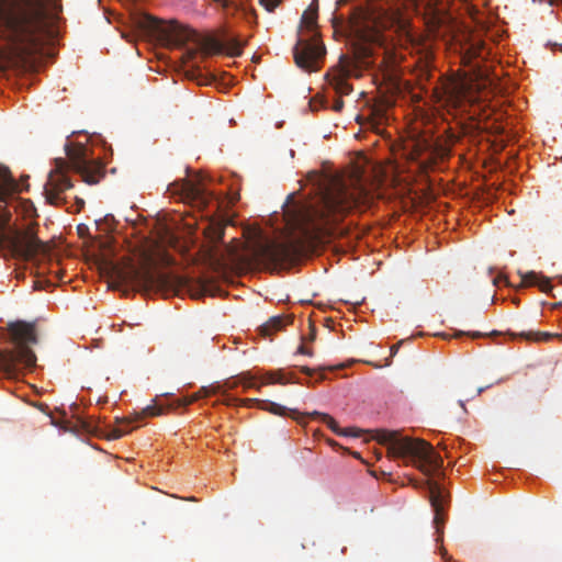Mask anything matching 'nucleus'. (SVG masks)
<instances>
[{
	"label": "nucleus",
	"instance_id": "17",
	"mask_svg": "<svg viewBox=\"0 0 562 562\" xmlns=\"http://www.w3.org/2000/svg\"><path fill=\"white\" fill-rule=\"evenodd\" d=\"M521 282L526 286H538L544 293H548L552 290L550 279L535 271H529L521 274Z\"/></svg>",
	"mask_w": 562,
	"mask_h": 562
},
{
	"label": "nucleus",
	"instance_id": "7",
	"mask_svg": "<svg viewBox=\"0 0 562 562\" xmlns=\"http://www.w3.org/2000/svg\"><path fill=\"white\" fill-rule=\"evenodd\" d=\"M111 278L120 284L135 286L145 292L158 291L169 294L180 284V279L171 273L139 268L131 260L110 263Z\"/></svg>",
	"mask_w": 562,
	"mask_h": 562
},
{
	"label": "nucleus",
	"instance_id": "15",
	"mask_svg": "<svg viewBox=\"0 0 562 562\" xmlns=\"http://www.w3.org/2000/svg\"><path fill=\"white\" fill-rule=\"evenodd\" d=\"M317 15L318 4L317 0H314L302 14L299 35L311 36L317 34L315 31L317 26Z\"/></svg>",
	"mask_w": 562,
	"mask_h": 562
},
{
	"label": "nucleus",
	"instance_id": "10",
	"mask_svg": "<svg viewBox=\"0 0 562 562\" xmlns=\"http://www.w3.org/2000/svg\"><path fill=\"white\" fill-rule=\"evenodd\" d=\"M356 61L346 55H341L338 65L327 75L328 82L336 93L347 95L352 91V87L347 79L350 76H356Z\"/></svg>",
	"mask_w": 562,
	"mask_h": 562
},
{
	"label": "nucleus",
	"instance_id": "23",
	"mask_svg": "<svg viewBox=\"0 0 562 562\" xmlns=\"http://www.w3.org/2000/svg\"><path fill=\"white\" fill-rule=\"evenodd\" d=\"M224 52L229 56L235 57L241 55L243 44L237 38H227L224 43Z\"/></svg>",
	"mask_w": 562,
	"mask_h": 562
},
{
	"label": "nucleus",
	"instance_id": "42",
	"mask_svg": "<svg viewBox=\"0 0 562 562\" xmlns=\"http://www.w3.org/2000/svg\"><path fill=\"white\" fill-rule=\"evenodd\" d=\"M499 280H501V278H498V279H494V281H493V282H494V284H496V285H497V284H498V282H499Z\"/></svg>",
	"mask_w": 562,
	"mask_h": 562
},
{
	"label": "nucleus",
	"instance_id": "22",
	"mask_svg": "<svg viewBox=\"0 0 562 562\" xmlns=\"http://www.w3.org/2000/svg\"><path fill=\"white\" fill-rule=\"evenodd\" d=\"M260 409L267 411L271 414L279 415V416L286 415V413L289 411L286 407L280 405L278 403L267 401V400H262L260 402Z\"/></svg>",
	"mask_w": 562,
	"mask_h": 562
},
{
	"label": "nucleus",
	"instance_id": "14",
	"mask_svg": "<svg viewBox=\"0 0 562 562\" xmlns=\"http://www.w3.org/2000/svg\"><path fill=\"white\" fill-rule=\"evenodd\" d=\"M238 382L241 383L244 385V387H246V389L247 387L259 389L261 385L274 384V383L288 384V383H296L297 381L294 379L293 373L285 372L283 370H278V371H270V372L265 373L261 376L260 385L255 384L251 381V379H247L246 376L240 378Z\"/></svg>",
	"mask_w": 562,
	"mask_h": 562
},
{
	"label": "nucleus",
	"instance_id": "27",
	"mask_svg": "<svg viewBox=\"0 0 562 562\" xmlns=\"http://www.w3.org/2000/svg\"><path fill=\"white\" fill-rule=\"evenodd\" d=\"M282 0H259V3L268 11L273 12Z\"/></svg>",
	"mask_w": 562,
	"mask_h": 562
},
{
	"label": "nucleus",
	"instance_id": "33",
	"mask_svg": "<svg viewBox=\"0 0 562 562\" xmlns=\"http://www.w3.org/2000/svg\"><path fill=\"white\" fill-rule=\"evenodd\" d=\"M215 3L220 4L223 9H228L234 7V2L232 0H213Z\"/></svg>",
	"mask_w": 562,
	"mask_h": 562
},
{
	"label": "nucleus",
	"instance_id": "39",
	"mask_svg": "<svg viewBox=\"0 0 562 562\" xmlns=\"http://www.w3.org/2000/svg\"><path fill=\"white\" fill-rule=\"evenodd\" d=\"M76 204H77V212H80V210L85 206V201L81 198L76 196Z\"/></svg>",
	"mask_w": 562,
	"mask_h": 562
},
{
	"label": "nucleus",
	"instance_id": "44",
	"mask_svg": "<svg viewBox=\"0 0 562 562\" xmlns=\"http://www.w3.org/2000/svg\"><path fill=\"white\" fill-rule=\"evenodd\" d=\"M412 159H413V160H416V159H417V157H416L414 154H412Z\"/></svg>",
	"mask_w": 562,
	"mask_h": 562
},
{
	"label": "nucleus",
	"instance_id": "8",
	"mask_svg": "<svg viewBox=\"0 0 562 562\" xmlns=\"http://www.w3.org/2000/svg\"><path fill=\"white\" fill-rule=\"evenodd\" d=\"M326 54L325 45L318 40V34L299 35L293 48L296 66L305 71H317Z\"/></svg>",
	"mask_w": 562,
	"mask_h": 562
},
{
	"label": "nucleus",
	"instance_id": "26",
	"mask_svg": "<svg viewBox=\"0 0 562 562\" xmlns=\"http://www.w3.org/2000/svg\"><path fill=\"white\" fill-rule=\"evenodd\" d=\"M484 49V45L479 43V44H473L470 46L469 48V55L472 57V58H479V57H482V52Z\"/></svg>",
	"mask_w": 562,
	"mask_h": 562
},
{
	"label": "nucleus",
	"instance_id": "32",
	"mask_svg": "<svg viewBox=\"0 0 562 562\" xmlns=\"http://www.w3.org/2000/svg\"><path fill=\"white\" fill-rule=\"evenodd\" d=\"M462 335H468V336H470V337H471V338H473V339L481 338V337H483V336H484V334H483V333H481V331H468V333H464V331H457V333L454 334V337H460V336H462Z\"/></svg>",
	"mask_w": 562,
	"mask_h": 562
},
{
	"label": "nucleus",
	"instance_id": "13",
	"mask_svg": "<svg viewBox=\"0 0 562 562\" xmlns=\"http://www.w3.org/2000/svg\"><path fill=\"white\" fill-rule=\"evenodd\" d=\"M422 484L429 493V501L435 512L434 524L437 532H439L440 527L445 524L442 517L443 504L446 502L443 491L437 482L431 480L423 481Z\"/></svg>",
	"mask_w": 562,
	"mask_h": 562
},
{
	"label": "nucleus",
	"instance_id": "5",
	"mask_svg": "<svg viewBox=\"0 0 562 562\" xmlns=\"http://www.w3.org/2000/svg\"><path fill=\"white\" fill-rule=\"evenodd\" d=\"M7 329L12 348L0 350V371L11 379L21 368H35L37 359L32 346L38 342V338L35 325L24 321L9 323Z\"/></svg>",
	"mask_w": 562,
	"mask_h": 562
},
{
	"label": "nucleus",
	"instance_id": "25",
	"mask_svg": "<svg viewBox=\"0 0 562 562\" xmlns=\"http://www.w3.org/2000/svg\"><path fill=\"white\" fill-rule=\"evenodd\" d=\"M447 94L450 101L459 102L463 95V91L461 87H448Z\"/></svg>",
	"mask_w": 562,
	"mask_h": 562
},
{
	"label": "nucleus",
	"instance_id": "31",
	"mask_svg": "<svg viewBox=\"0 0 562 562\" xmlns=\"http://www.w3.org/2000/svg\"><path fill=\"white\" fill-rule=\"evenodd\" d=\"M547 46H549L553 52L560 50L562 53V36L560 41H548Z\"/></svg>",
	"mask_w": 562,
	"mask_h": 562
},
{
	"label": "nucleus",
	"instance_id": "29",
	"mask_svg": "<svg viewBox=\"0 0 562 562\" xmlns=\"http://www.w3.org/2000/svg\"><path fill=\"white\" fill-rule=\"evenodd\" d=\"M145 26L153 31H157L160 27V21L150 15H146L145 16Z\"/></svg>",
	"mask_w": 562,
	"mask_h": 562
},
{
	"label": "nucleus",
	"instance_id": "35",
	"mask_svg": "<svg viewBox=\"0 0 562 562\" xmlns=\"http://www.w3.org/2000/svg\"><path fill=\"white\" fill-rule=\"evenodd\" d=\"M196 54H198V48H188L186 52V57H187V59L191 60V59L195 58Z\"/></svg>",
	"mask_w": 562,
	"mask_h": 562
},
{
	"label": "nucleus",
	"instance_id": "9",
	"mask_svg": "<svg viewBox=\"0 0 562 562\" xmlns=\"http://www.w3.org/2000/svg\"><path fill=\"white\" fill-rule=\"evenodd\" d=\"M168 191L172 195L179 196L181 201L199 207H205L211 200V195L206 192L199 176L193 179L176 180L168 186Z\"/></svg>",
	"mask_w": 562,
	"mask_h": 562
},
{
	"label": "nucleus",
	"instance_id": "24",
	"mask_svg": "<svg viewBox=\"0 0 562 562\" xmlns=\"http://www.w3.org/2000/svg\"><path fill=\"white\" fill-rule=\"evenodd\" d=\"M237 385V382H225L224 386H220V391L217 393H221L225 396L224 398V403L228 406H239V401L240 398H237V397H234L229 394H226L225 391H222V387H226V389H234L235 386Z\"/></svg>",
	"mask_w": 562,
	"mask_h": 562
},
{
	"label": "nucleus",
	"instance_id": "37",
	"mask_svg": "<svg viewBox=\"0 0 562 562\" xmlns=\"http://www.w3.org/2000/svg\"><path fill=\"white\" fill-rule=\"evenodd\" d=\"M301 372L304 373V374H307V375H313L315 370L314 369H311L306 366H303L300 368Z\"/></svg>",
	"mask_w": 562,
	"mask_h": 562
},
{
	"label": "nucleus",
	"instance_id": "20",
	"mask_svg": "<svg viewBox=\"0 0 562 562\" xmlns=\"http://www.w3.org/2000/svg\"><path fill=\"white\" fill-rule=\"evenodd\" d=\"M291 322L292 318L290 317L273 316L262 326V333L265 335H270L272 331L283 328Z\"/></svg>",
	"mask_w": 562,
	"mask_h": 562
},
{
	"label": "nucleus",
	"instance_id": "30",
	"mask_svg": "<svg viewBox=\"0 0 562 562\" xmlns=\"http://www.w3.org/2000/svg\"><path fill=\"white\" fill-rule=\"evenodd\" d=\"M262 400H258V398H245V400H241L239 401V405H243V406H246V407H251L254 405H257L259 408H260V402Z\"/></svg>",
	"mask_w": 562,
	"mask_h": 562
},
{
	"label": "nucleus",
	"instance_id": "34",
	"mask_svg": "<svg viewBox=\"0 0 562 562\" xmlns=\"http://www.w3.org/2000/svg\"><path fill=\"white\" fill-rule=\"evenodd\" d=\"M297 352L301 355H306L308 357L313 356V350L310 348H306L305 346L301 345L297 349Z\"/></svg>",
	"mask_w": 562,
	"mask_h": 562
},
{
	"label": "nucleus",
	"instance_id": "21",
	"mask_svg": "<svg viewBox=\"0 0 562 562\" xmlns=\"http://www.w3.org/2000/svg\"><path fill=\"white\" fill-rule=\"evenodd\" d=\"M16 190H18V184L15 183L9 169L0 166V194L4 191H16Z\"/></svg>",
	"mask_w": 562,
	"mask_h": 562
},
{
	"label": "nucleus",
	"instance_id": "3",
	"mask_svg": "<svg viewBox=\"0 0 562 562\" xmlns=\"http://www.w3.org/2000/svg\"><path fill=\"white\" fill-rule=\"evenodd\" d=\"M204 234L211 244L207 258L215 266L246 263L266 269H277L290 262L299 251L294 241L277 243L261 236L248 243L245 251H240L235 246L222 244L224 226L215 222L207 224Z\"/></svg>",
	"mask_w": 562,
	"mask_h": 562
},
{
	"label": "nucleus",
	"instance_id": "28",
	"mask_svg": "<svg viewBox=\"0 0 562 562\" xmlns=\"http://www.w3.org/2000/svg\"><path fill=\"white\" fill-rule=\"evenodd\" d=\"M468 386H471V385H470L469 383H464V384L462 385V392H463V394L467 396V401H469V400H471V398H474L475 396L480 395V394H481L485 389L490 387V385H486V386H479V387L475 390V392H474L473 394L469 395V394L467 393V389H468Z\"/></svg>",
	"mask_w": 562,
	"mask_h": 562
},
{
	"label": "nucleus",
	"instance_id": "12",
	"mask_svg": "<svg viewBox=\"0 0 562 562\" xmlns=\"http://www.w3.org/2000/svg\"><path fill=\"white\" fill-rule=\"evenodd\" d=\"M165 412V407L161 405H158L156 402L151 405L146 406L138 413H134L132 416L125 417L120 420L121 426L115 427L111 430V434L109 435L110 439H119L123 437L124 435L130 432V429H127L125 426L130 425L131 423L142 420L145 417H154V416H160Z\"/></svg>",
	"mask_w": 562,
	"mask_h": 562
},
{
	"label": "nucleus",
	"instance_id": "1",
	"mask_svg": "<svg viewBox=\"0 0 562 562\" xmlns=\"http://www.w3.org/2000/svg\"><path fill=\"white\" fill-rule=\"evenodd\" d=\"M315 196L308 202L288 198L284 216L288 228L303 238L333 235L334 227L355 209L367 207L372 193L357 175L342 177L337 173L313 171L308 175Z\"/></svg>",
	"mask_w": 562,
	"mask_h": 562
},
{
	"label": "nucleus",
	"instance_id": "43",
	"mask_svg": "<svg viewBox=\"0 0 562 562\" xmlns=\"http://www.w3.org/2000/svg\"><path fill=\"white\" fill-rule=\"evenodd\" d=\"M324 379H325L324 373H321L318 380H324Z\"/></svg>",
	"mask_w": 562,
	"mask_h": 562
},
{
	"label": "nucleus",
	"instance_id": "2",
	"mask_svg": "<svg viewBox=\"0 0 562 562\" xmlns=\"http://www.w3.org/2000/svg\"><path fill=\"white\" fill-rule=\"evenodd\" d=\"M52 0H0V72L32 70L44 47L57 35L58 14Z\"/></svg>",
	"mask_w": 562,
	"mask_h": 562
},
{
	"label": "nucleus",
	"instance_id": "4",
	"mask_svg": "<svg viewBox=\"0 0 562 562\" xmlns=\"http://www.w3.org/2000/svg\"><path fill=\"white\" fill-rule=\"evenodd\" d=\"M68 161L59 158L55 160V168L49 172L45 183L44 191L47 201L53 205H59L65 202L63 193L72 188V183L67 176L66 170L70 167L88 184H97L104 176L103 166L88 157L86 146L70 145L65 146Z\"/></svg>",
	"mask_w": 562,
	"mask_h": 562
},
{
	"label": "nucleus",
	"instance_id": "19",
	"mask_svg": "<svg viewBox=\"0 0 562 562\" xmlns=\"http://www.w3.org/2000/svg\"><path fill=\"white\" fill-rule=\"evenodd\" d=\"M311 415L318 417L323 423H325L336 434H342L345 436H355V437L359 436L358 431H356V429H353V428H349L345 431H340L337 422L328 414L314 412Z\"/></svg>",
	"mask_w": 562,
	"mask_h": 562
},
{
	"label": "nucleus",
	"instance_id": "36",
	"mask_svg": "<svg viewBox=\"0 0 562 562\" xmlns=\"http://www.w3.org/2000/svg\"><path fill=\"white\" fill-rule=\"evenodd\" d=\"M342 108H344V101L340 98L336 99V101L334 102V105H333L334 111L340 112L342 110Z\"/></svg>",
	"mask_w": 562,
	"mask_h": 562
},
{
	"label": "nucleus",
	"instance_id": "40",
	"mask_svg": "<svg viewBox=\"0 0 562 562\" xmlns=\"http://www.w3.org/2000/svg\"><path fill=\"white\" fill-rule=\"evenodd\" d=\"M310 327H311V333L308 335V340L314 341L316 338V329L313 325H311Z\"/></svg>",
	"mask_w": 562,
	"mask_h": 562
},
{
	"label": "nucleus",
	"instance_id": "11",
	"mask_svg": "<svg viewBox=\"0 0 562 562\" xmlns=\"http://www.w3.org/2000/svg\"><path fill=\"white\" fill-rule=\"evenodd\" d=\"M179 45L187 42L194 43L205 54H221L224 52V44L214 37H202L192 29H181L177 34Z\"/></svg>",
	"mask_w": 562,
	"mask_h": 562
},
{
	"label": "nucleus",
	"instance_id": "38",
	"mask_svg": "<svg viewBox=\"0 0 562 562\" xmlns=\"http://www.w3.org/2000/svg\"><path fill=\"white\" fill-rule=\"evenodd\" d=\"M404 342V340L398 341L397 344L393 345L390 349L391 355L394 356L400 346Z\"/></svg>",
	"mask_w": 562,
	"mask_h": 562
},
{
	"label": "nucleus",
	"instance_id": "6",
	"mask_svg": "<svg viewBox=\"0 0 562 562\" xmlns=\"http://www.w3.org/2000/svg\"><path fill=\"white\" fill-rule=\"evenodd\" d=\"M376 438L381 443L389 445V452L392 456L408 458V462L427 476L432 475L443 465L441 456L423 439L403 437L394 430H379Z\"/></svg>",
	"mask_w": 562,
	"mask_h": 562
},
{
	"label": "nucleus",
	"instance_id": "18",
	"mask_svg": "<svg viewBox=\"0 0 562 562\" xmlns=\"http://www.w3.org/2000/svg\"><path fill=\"white\" fill-rule=\"evenodd\" d=\"M515 337H519L529 341H549L552 338H562V334H552L548 331H535V330H522L518 334H513Z\"/></svg>",
	"mask_w": 562,
	"mask_h": 562
},
{
	"label": "nucleus",
	"instance_id": "41",
	"mask_svg": "<svg viewBox=\"0 0 562 562\" xmlns=\"http://www.w3.org/2000/svg\"><path fill=\"white\" fill-rule=\"evenodd\" d=\"M461 407L467 412V408H465V405H464V402L463 401H459Z\"/></svg>",
	"mask_w": 562,
	"mask_h": 562
},
{
	"label": "nucleus",
	"instance_id": "16",
	"mask_svg": "<svg viewBox=\"0 0 562 562\" xmlns=\"http://www.w3.org/2000/svg\"><path fill=\"white\" fill-rule=\"evenodd\" d=\"M218 391H220V385H217V386H209V387L203 386V387L200 389V391H198L193 395L183 396L181 398L175 400L173 402H171L168 405V408L173 409V408L191 405L192 403L196 402L202 396H210V395H213V394H217Z\"/></svg>",
	"mask_w": 562,
	"mask_h": 562
}]
</instances>
